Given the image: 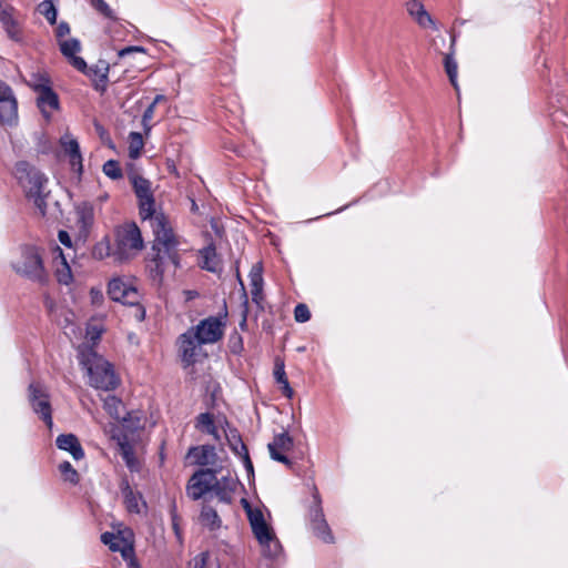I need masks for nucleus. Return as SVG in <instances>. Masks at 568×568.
I'll use <instances>...</instances> for the list:
<instances>
[{"instance_id":"864d4df0","label":"nucleus","mask_w":568,"mask_h":568,"mask_svg":"<svg viewBox=\"0 0 568 568\" xmlns=\"http://www.w3.org/2000/svg\"><path fill=\"white\" fill-rule=\"evenodd\" d=\"M69 60H70V63H71V65L73 68H75L78 71H80V72L85 74V72L88 71L89 67L87 65V62L84 61L83 58L74 55V57H72Z\"/></svg>"},{"instance_id":"f3484780","label":"nucleus","mask_w":568,"mask_h":568,"mask_svg":"<svg viewBox=\"0 0 568 568\" xmlns=\"http://www.w3.org/2000/svg\"><path fill=\"white\" fill-rule=\"evenodd\" d=\"M250 285H251V294H252V301L256 306L263 311L264 306L262 305V302L264 300L263 294V267L261 263H256L252 266L250 274Z\"/></svg>"},{"instance_id":"1a4fd4ad","label":"nucleus","mask_w":568,"mask_h":568,"mask_svg":"<svg viewBox=\"0 0 568 568\" xmlns=\"http://www.w3.org/2000/svg\"><path fill=\"white\" fill-rule=\"evenodd\" d=\"M216 474L217 470L213 468H202L195 471L186 486L187 496L193 500H199L206 493L212 491V484Z\"/></svg>"},{"instance_id":"9d476101","label":"nucleus","mask_w":568,"mask_h":568,"mask_svg":"<svg viewBox=\"0 0 568 568\" xmlns=\"http://www.w3.org/2000/svg\"><path fill=\"white\" fill-rule=\"evenodd\" d=\"M225 323L221 317L209 316L202 320L195 327L194 333L200 343L213 344L223 337Z\"/></svg>"},{"instance_id":"680f3d73","label":"nucleus","mask_w":568,"mask_h":568,"mask_svg":"<svg viewBox=\"0 0 568 568\" xmlns=\"http://www.w3.org/2000/svg\"><path fill=\"white\" fill-rule=\"evenodd\" d=\"M206 559H207V552L200 554V558L195 559L193 568H205Z\"/></svg>"},{"instance_id":"4468645a","label":"nucleus","mask_w":568,"mask_h":568,"mask_svg":"<svg viewBox=\"0 0 568 568\" xmlns=\"http://www.w3.org/2000/svg\"><path fill=\"white\" fill-rule=\"evenodd\" d=\"M60 145L64 154L69 158L71 170L75 172L80 179L83 173V159L78 140L70 134H64L60 139Z\"/></svg>"},{"instance_id":"49530a36","label":"nucleus","mask_w":568,"mask_h":568,"mask_svg":"<svg viewBox=\"0 0 568 568\" xmlns=\"http://www.w3.org/2000/svg\"><path fill=\"white\" fill-rule=\"evenodd\" d=\"M13 11L14 8L12 6L4 4L2 0H0V22L3 27L14 20Z\"/></svg>"},{"instance_id":"e433bc0d","label":"nucleus","mask_w":568,"mask_h":568,"mask_svg":"<svg viewBox=\"0 0 568 568\" xmlns=\"http://www.w3.org/2000/svg\"><path fill=\"white\" fill-rule=\"evenodd\" d=\"M59 44H60L61 53L68 59H71L72 57L75 55L77 52H79L81 50V43L75 38L64 40V41L60 42Z\"/></svg>"},{"instance_id":"a878e982","label":"nucleus","mask_w":568,"mask_h":568,"mask_svg":"<svg viewBox=\"0 0 568 568\" xmlns=\"http://www.w3.org/2000/svg\"><path fill=\"white\" fill-rule=\"evenodd\" d=\"M225 437L229 443L230 449L235 455L242 454V446H246L242 439V436L236 427L230 426L226 422Z\"/></svg>"},{"instance_id":"423d86ee","label":"nucleus","mask_w":568,"mask_h":568,"mask_svg":"<svg viewBox=\"0 0 568 568\" xmlns=\"http://www.w3.org/2000/svg\"><path fill=\"white\" fill-rule=\"evenodd\" d=\"M28 400L32 410L51 428L53 425L52 406L45 387L40 383H30L28 386Z\"/></svg>"},{"instance_id":"f03ea898","label":"nucleus","mask_w":568,"mask_h":568,"mask_svg":"<svg viewBox=\"0 0 568 568\" xmlns=\"http://www.w3.org/2000/svg\"><path fill=\"white\" fill-rule=\"evenodd\" d=\"M14 175L19 185L23 189L26 197L33 202L41 216H45V199L49 195V192L45 191L48 184L45 174L27 161H19L14 166Z\"/></svg>"},{"instance_id":"b1692460","label":"nucleus","mask_w":568,"mask_h":568,"mask_svg":"<svg viewBox=\"0 0 568 568\" xmlns=\"http://www.w3.org/2000/svg\"><path fill=\"white\" fill-rule=\"evenodd\" d=\"M143 415L140 410L128 412L124 417L121 418L123 432L121 434L133 435L139 429L143 428L142 424Z\"/></svg>"},{"instance_id":"3c124183","label":"nucleus","mask_w":568,"mask_h":568,"mask_svg":"<svg viewBox=\"0 0 568 568\" xmlns=\"http://www.w3.org/2000/svg\"><path fill=\"white\" fill-rule=\"evenodd\" d=\"M121 541L124 544L122 547L120 546V549L118 551L121 552L122 558L128 562L130 559L135 558V551L132 544L126 542L124 538L121 539Z\"/></svg>"},{"instance_id":"4be33fe9","label":"nucleus","mask_w":568,"mask_h":568,"mask_svg":"<svg viewBox=\"0 0 568 568\" xmlns=\"http://www.w3.org/2000/svg\"><path fill=\"white\" fill-rule=\"evenodd\" d=\"M108 72L109 65L103 62V65H92L85 72V75L92 81V87L95 91L103 93L106 90L108 84Z\"/></svg>"},{"instance_id":"393cba45","label":"nucleus","mask_w":568,"mask_h":568,"mask_svg":"<svg viewBox=\"0 0 568 568\" xmlns=\"http://www.w3.org/2000/svg\"><path fill=\"white\" fill-rule=\"evenodd\" d=\"M200 521L204 527H207L212 531L219 529L222 525V520L217 515V511L207 505L202 507Z\"/></svg>"},{"instance_id":"473e14b6","label":"nucleus","mask_w":568,"mask_h":568,"mask_svg":"<svg viewBox=\"0 0 568 568\" xmlns=\"http://www.w3.org/2000/svg\"><path fill=\"white\" fill-rule=\"evenodd\" d=\"M59 470L63 477L64 481H68L72 485H78L80 481V475L77 469L71 465L70 462L64 460L59 465Z\"/></svg>"},{"instance_id":"09e8293b","label":"nucleus","mask_w":568,"mask_h":568,"mask_svg":"<svg viewBox=\"0 0 568 568\" xmlns=\"http://www.w3.org/2000/svg\"><path fill=\"white\" fill-rule=\"evenodd\" d=\"M239 456L243 460L244 468L247 471L248 479L254 478V467H253V463H252V460L250 458L248 449H247L246 446H242V454L239 455Z\"/></svg>"},{"instance_id":"f257e3e1","label":"nucleus","mask_w":568,"mask_h":568,"mask_svg":"<svg viewBox=\"0 0 568 568\" xmlns=\"http://www.w3.org/2000/svg\"><path fill=\"white\" fill-rule=\"evenodd\" d=\"M130 181L138 199L139 215L142 221L150 222L154 235L146 267L150 277L161 283L168 262H171L175 268L181 266V256L178 250L179 241L168 216L155 210L151 182L138 174L130 175Z\"/></svg>"},{"instance_id":"8fccbe9b","label":"nucleus","mask_w":568,"mask_h":568,"mask_svg":"<svg viewBox=\"0 0 568 568\" xmlns=\"http://www.w3.org/2000/svg\"><path fill=\"white\" fill-rule=\"evenodd\" d=\"M116 536L113 532L105 531L101 535V541L109 546L110 550L115 552L120 549V544L115 541Z\"/></svg>"},{"instance_id":"a19ab883","label":"nucleus","mask_w":568,"mask_h":568,"mask_svg":"<svg viewBox=\"0 0 568 568\" xmlns=\"http://www.w3.org/2000/svg\"><path fill=\"white\" fill-rule=\"evenodd\" d=\"M91 7L101 13L103 17L110 20H116L114 11L104 0H90Z\"/></svg>"},{"instance_id":"a211bd4d","label":"nucleus","mask_w":568,"mask_h":568,"mask_svg":"<svg viewBox=\"0 0 568 568\" xmlns=\"http://www.w3.org/2000/svg\"><path fill=\"white\" fill-rule=\"evenodd\" d=\"M120 490L123 497V501L125 508L131 514H140V501L144 507H146V503L143 499V496L140 491H134L128 480V478H122L120 483Z\"/></svg>"},{"instance_id":"c85d7f7f","label":"nucleus","mask_w":568,"mask_h":568,"mask_svg":"<svg viewBox=\"0 0 568 568\" xmlns=\"http://www.w3.org/2000/svg\"><path fill=\"white\" fill-rule=\"evenodd\" d=\"M414 8H418V12H416V21L417 23L423 27V28H427V27H433L435 28V23L430 17V14L425 10L424 6L422 3H419L418 1H413L412 3H409V13L410 14H415V9Z\"/></svg>"},{"instance_id":"79ce46f5","label":"nucleus","mask_w":568,"mask_h":568,"mask_svg":"<svg viewBox=\"0 0 568 568\" xmlns=\"http://www.w3.org/2000/svg\"><path fill=\"white\" fill-rule=\"evenodd\" d=\"M236 280L239 281V284L241 286V293H242V298H243V302H242L243 320L240 324V326L243 328L244 326H246V317H247V312H248V297H247V293H246V290H245L244 283L242 281L239 268H236Z\"/></svg>"},{"instance_id":"0eeeda50","label":"nucleus","mask_w":568,"mask_h":568,"mask_svg":"<svg viewBox=\"0 0 568 568\" xmlns=\"http://www.w3.org/2000/svg\"><path fill=\"white\" fill-rule=\"evenodd\" d=\"M308 521L310 527L316 537L327 544L334 541V536L325 519L322 500L317 491L313 495V503L308 509Z\"/></svg>"},{"instance_id":"7c9ffc66","label":"nucleus","mask_w":568,"mask_h":568,"mask_svg":"<svg viewBox=\"0 0 568 568\" xmlns=\"http://www.w3.org/2000/svg\"><path fill=\"white\" fill-rule=\"evenodd\" d=\"M55 0H43L38 6V11L45 17L50 24L57 23L58 10L54 6Z\"/></svg>"},{"instance_id":"774afa93","label":"nucleus","mask_w":568,"mask_h":568,"mask_svg":"<svg viewBox=\"0 0 568 568\" xmlns=\"http://www.w3.org/2000/svg\"><path fill=\"white\" fill-rule=\"evenodd\" d=\"M206 434L212 435L216 440L220 439V434H219L216 425L214 426L213 432L211 429H207Z\"/></svg>"},{"instance_id":"2f4dec72","label":"nucleus","mask_w":568,"mask_h":568,"mask_svg":"<svg viewBox=\"0 0 568 568\" xmlns=\"http://www.w3.org/2000/svg\"><path fill=\"white\" fill-rule=\"evenodd\" d=\"M144 142L140 132H131L129 134V156L133 160L141 155Z\"/></svg>"},{"instance_id":"5fc2aeb1","label":"nucleus","mask_w":568,"mask_h":568,"mask_svg":"<svg viewBox=\"0 0 568 568\" xmlns=\"http://www.w3.org/2000/svg\"><path fill=\"white\" fill-rule=\"evenodd\" d=\"M145 53L146 50L143 48V47H139V45H130V47H126V48H123L119 51V57L120 58H124L131 53Z\"/></svg>"},{"instance_id":"e2e57ef3","label":"nucleus","mask_w":568,"mask_h":568,"mask_svg":"<svg viewBox=\"0 0 568 568\" xmlns=\"http://www.w3.org/2000/svg\"><path fill=\"white\" fill-rule=\"evenodd\" d=\"M281 388H282V393H283L284 396H286L287 398H292L293 397L294 390L291 387L288 382H285L284 384H282Z\"/></svg>"},{"instance_id":"69168bd1","label":"nucleus","mask_w":568,"mask_h":568,"mask_svg":"<svg viewBox=\"0 0 568 568\" xmlns=\"http://www.w3.org/2000/svg\"><path fill=\"white\" fill-rule=\"evenodd\" d=\"M165 100V95L163 94H156L154 100L150 103V105L156 106L158 103Z\"/></svg>"},{"instance_id":"ea45409f","label":"nucleus","mask_w":568,"mask_h":568,"mask_svg":"<svg viewBox=\"0 0 568 568\" xmlns=\"http://www.w3.org/2000/svg\"><path fill=\"white\" fill-rule=\"evenodd\" d=\"M102 171L108 178L112 180H119L123 176L122 169L116 160H108L103 164Z\"/></svg>"},{"instance_id":"c9c22d12","label":"nucleus","mask_w":568,"mask_h":568,"mask_svg":"<svg viewBox=\"0 0 568 568\" xmlns=\"http://www.w3.org/2000/svg\"><path fill=\"white\" fill-rule=\"evenodd\" d=\"M122 406V400L114 396L108 395L103 400V407L109 413V415L115 419H120L119 408Z\"/></svg>"},{"instance_id":"4c0bfd02","label":"nucleus","mask_w":568,"mask_h":568,"mask_svg":"<svg viewBox=\"0 0 568 568\" xmlns=\"http://www.w3.org/2000/svg\"><path fill=\"white\" fill-rule=\"evenodd\" d=\"M28 84L33 90V92L37 93L40 91L41 87H50L52 85V82L47 73L37 72L31 74Z\"/></svg>"},{"instance_id":"f704fd0d","label":"nucleus","mask_w":568,"mask_h":568,"mask_svg":"<svg viewBox=\"0 0 568 568\" xmlns=\"http://www.w3.org/2000/svg\"><path fill=\"white\" fill-rule=\"evenodd\" d=\"M444 65H445V71L448 75V79H449V82L452 83V85L458 90V83H457V62L456 60L453 58L452 54H446L445 58H444Z\"/></svg>"},{"instance_id":"cd10ccee","label":"nucleus","mask_w":568,"mask_h":568,"mask_svg":"<svg viewBox=\"0 0 568 568\" xmlns=\"http://www.w3.org/2000/svg\"><path fill=\"white\" fill-rule=\"evenodd\" d=\"M129 286L121 278H112L108 284V295L112 301L121 303Z\"/></svg>"},{"instance_id":"4d7b16f0","label":"nucleus","mask_w":568,"mask_h":568,"mask_svg":"<svg viewBox=\"0 0 568 568\" xmlns=\"http://www.w3.org/2000/svg\"><path fill=\"white\" fill-rule=\"evenodd\" d=\"M58 239H59V242L62 245H64L65 247H71L72 246L71 236H70V234L67 231L60 230L59 233H58Z\"/></svg>"},{"instance_id":"f8f14e48","label":"nucleus","mask_w":568,"mask_h":568,"mask_svg":"<svg viewBox=\"0 0 568 568\" xmlns=\"http://www.w3.org/2000/svg\"><path fill=\"white\" fill-rule=\"evenodd\" d=\"M18 119V103L12 89L0 80V123L12 125Z\"/></svg>"},{"instance_id":"7ed1b4c3","label":"nucleus","mask_w":568,"mask_h":568,"mask_svg":"<svg viewBox=\"0 0 568 568\" xmlns=\"http://www.w3.org/2000/svg\"><path fill=\"white\" fill-rule=\"evenodd\" d=\"M113 258L116 262L129 261L144 247L141 230L135 222H128L114 231Z\"/></svg>"},{"instance_id":"37998d69","label":"nucleus","mask_w":568,"mask_h":568,"mask_svg":"<svg viewBox=\"0 0 568 568\" xmlns=\"http://www.w3.org/2000/svg\"><path fill=\"white\" fill-rule=\"evenodd\" d=\"M121 303L123 305H129L132 307L140 305V294L138 290L134 286L130 285Z\"/></svg>"},{"instance_id":"6e6d98bb","label":"nucleus","mask_w":568,"mask_h":568,"mask_svg":"<svg viewBox=\"0 0 568 568\" xmlns=\"http://www.w3.org/2000/svg\"><path fill=\"white\" fill-rule=\"evenodd\" d=\"M70 33V26L65 21H61L55 29V37L61 39Z\"/></svg>"},{"instance_id":"c03bdc74","label":"nucleus","mask_w":568,"mask_h":568,"mask_svg":"<svg viewBox=\"0 0 568 568\" xmlns=\"http://www.w3.org/2000/svg\"><path fill=\"white\" fill-rule=\"evenodd\" d=\"M294 318L298 323H305L311 318V311L304 303H300L294 308Z\"/></svg>"},{"instance_id":"9b49d317","label":"nucleus","mask_w":568,"mask_h":568,"mask_svg":"<svg viewBox=\"0 0 568 568\" xmlns=\"http://www.w3.org/2000/svg\"><path fill=\"white\" fill-rule=\"evenodd\" d=\"M176 344L179 356L184 368L196 363V351L201 345H204V343H200L199 338L195 336L193 327L181 334Z\"/></svg>"},{"instance_id":"bb28decb","label":"nucleus","mask_w":568,"mask_h":568,"mask_svg":"<svg viewBox=\"0 0 568 568\" xmlns=\"http://www.w3.org/2000/svg\"><path fill=\"white\" fill-rule=\"evenodd\" d=\"M78 221L83 227L92 226L94 222V210L90 202L80 203L77 209Z\"/></svg>"},{"instance_id":"412c9836","label":"nucleus","mask_w":568,"mask_h":568,"mask_svg":"<svg viewBox=\"0 0 568 568\" xmlns=\"http://www.w3.org/2000/svg\"><path fill=\"white\" fill-rule=\"evenodd\" d=\"M201 257L200 267L207 272L215 273L219 266V257L216 254V246L211 239L210 243L199 251Z\"/></svg>"},{"instance_id":"0e129e2a","label":"nucleus","mask_w":568,"mask_h":568,"mask_svg":"<svg viewBox=\"0 0 568 568\" xmlns=\"http://www.w3.org/2000/svg\"><path fill=\"white\" fill-rule=\"evenodd\" d=\"M241 504H242V507L244 508L246 515L248 514V511H252L254 510L255 508H253L250 504V501L245 498H242L241 499Z\"/></svg>"},{"instance_id":"ddd939ff","label":"nucleus","mask_w":568,"mask_h":568,"mask_svg":"<svg viewBox=\"0 0 568 568\" xmlns=\"http://www.w3.org/2000/svg\"><path fill=\"white\" fill-rule=\"evenodd\" d=\"M294 447L293 437L284 430L283 433L275 434L273 442L268 443L267 448L270 456L273 460L284 464L292 468L293 462L282 452H290Z\"/></svg>"},{"instance_id":"39448f33","label":"nucleus","mask_w":568,"mask_h":568,"mask_svg":"<svg viewBox=\"0 0 568 568\" xmlns=\"http://www.w3.org/2000/svg\"><path fill=\"white\" fill-rule=\"evenodd\" d=\"M20 250V261L12 264L16 273L41 285L47 284L49 275L45 271L39 247L34 245H22Z\"/></svg>"},{"instance_id":"c756f323","label":"nucleus","mask_w":568,"mask_h":568,"mask_svg":"<svg viewBox=\"0 0 568 568\" xmlns=\"http://www.w3.org/2000/svg\"><path fill=\"white\" fill-rule=\"evenodd\" d=\"M92 255L97 260H103L109 256L113 257V246L108 236H104L93 246Z\"/></svg>"},{"instance_id":"aec40b11","label":"nucleus","mask_w":568,"mask_h":568,"mask_svg":"<svg viewBox=\"0 0 568 568\" xmlns=\"http://www.w3.org/2000/svg\"><path fill=\"white\" fill-rule=\"evenodd\" d=\"M116 439L120 447V454L126 467L131 471H136L139 469V462L135 457L133 446L130 443V437L126 434H120Z\"/></svg>"},{"instance_id":"052dcab7","label":"nucleus","mask_w":568,"mask_h":568,"mask_svg":"<svg viewBox=\"0 0 568 568\" xmlns=\"http://www.w3.org/2000/svg\"><path fill=\"white\" fill-rule=\"evenodd\" d=\"M134 317L139 322L144 321V318H145V308H144V306L142 304H140L138 306H134Z\"/></svg>"},{"instance_id":"20e7f679","label":"nucleus","mask_w":568,"mask_h":568,"mask_svg":"<svg viewBox=\"0 0 568 568\" xmlns=\"http://www.w3.org/2000/svg\"><path fill=\"white\" fill-rule=\"evenodd\" d=\"M88 371L89 384L102 390H113L119 384L120 379L114 372L113 365L103 359L97 353H90L81 361Z\"/></svg>"},{"instance_id":"72a5a7b5","label":"nucleus","mask_w":568,"mask_h":568,"mask_svg":"<svg viewBox=\"0 0 568 568\" xmlns=\"http://www.w3.org/2000/svg\"><path fill=\"white\" fill-rule=\"evenodd\" d=\"M57 251L59 252V255L61 256L62 258V264H63V268L62 270H58L57 271V281L60 283V284H63V285H69L72 280H73V276H72V272H71V268L63 255V252L62 250L57 246Z\"/></svg>"},{"instance_id":"6e6552de","label":"nucleus","mask_w":568,"mask_h":568,"mask_svg":"<svg viewBox=\"0 0 568 568\" xmlns=\"http://www.w3.org/2000/svg\"><path fill=\"white\" fill-rule=\"evenodd\" d=\"M251 528L253 535L262 547L264 557L271 559L277 558L282 552V545L275 536L273 528L266 521L254 525Z\"/></svg>"},{"instance_id":"58836bf2","label":"nucleus","mask_w":568,"mask_h":568,"mask_svg":"<svg viewBox=\"0 0 568 568\" xmlns=\"http://www.w3.org/2000/svg\"><path fill=\"white\" fill-rule=\"evenodd\" d=\"M214 426V416L209 412L202 413L195 418V428L203 433H207V429L213 432Z\"/></svg>"},{"instance_id":"a18cd8bd","label":"nucleus","mask_w":568,"mask_h":568,"mask_svg":"<svg viewBox=\"0 0 568 568\" xmlns=\"http://www.w3.org/2000/svg\"><path fill=\"white\" fill-rule=\"evenodd\" d=\"M273 375L276 383L280 385L284 384L285 382H288L285 373L284 362L280 358L275 359Z\"/></svg>"},{"instance_id":"bf43d9fd","label":"nucleus","mask_w":568,"mask_h":568,"mask_svg":"<svg viewBox=\"0 0 568 568\" xmlns=\"http://www.w3.org/2000/svg\"><path fill=\"white\" fill-rule=\"evenodd\" d=\"M155 108L153 105H150L144 110L142 115V122H151L154 115Z\"/></svg>"},{"instance_id":"de8ad7c7","label":"nucleus","mask_w":568,"mask_h":568,"mask_svg":"<svg viewBox=\"0 0 568 568\" xmlns=\"http://www.w3.org/2000/svg\"><path fill=\"white\" fill-rule=\"evenodd\" d=\"M3 29L6 30L8 37L13 40V41H21L22 37H21V30L19 28V24L17 22V20H12L11 22H9L8 24H6L3 27Z\"/></svg>"},{"instance_id":"5701e85b","label":"nucleus","mask_w":568,"mask_h":568,"mask_svg":"<svg viewBox=\"0 0 568 568\" xmlns=\"http://www.w3.org/2000/svg\"><path fill=\"white\" fill-rule=\"evenodd\" d=\"M187 455H195L194 463L199 466L213 464L217 458L215 447L213 445L193 446L189 449Z\"/></svg>"},{"instance_id":"dca6fc26","label":"nucleus","mask_w":568,"mask_h":568,"mask_svg":"<svg viewBox=\"0 0 568 568\" xmlns=\"http://www.w3.org/2000/svg\"><path fill=\"white\" fill-rule=\"evenodd\" d=\"M237 485H240L239 478L231 475L222 476L221 479L215 477L212 484V491L221 503L231 504Z\"/></svg>"},{"instance_id":"338daca9","label":"nucleus","mask_w":568,"mask_h":568,"mask_svg":"<svg viewBox=\"0 0 568 568\" xmlns=\"http://www.w3.org/2000/svg\"><path fill=\"white\" fill-rule=\"evenodd\" d=\"M126 564H128V568H142L141 565L139 564L136 557L134 559H130V561H128Z\"/></svg>"},{"instance_id":"603ef678","label":"nucleus","mask_w":568,"mask_h":568,"mask_svg":"<svg viewBox=\"0 0 568 568\" xmlns=\"http://www.w3.org/2000/svg\"><path fill=\"white\" fill-rule=\"evenodd\" d=\"M246 516L251 527L265 521L264 515L260 508H255L254 510L248 511Z\"/></svg>"},{"instance_id":"2eb2a0df","label":"nucleus","mask_w":568,"mask_h":568,"mask_svg":"<svg viewBox=\"0 0 568 568\" xmlns=\"http://www.w3.org/2000/svg\"><path fill=\"white\" fill-rule=\"evenodd\" d=\"M37 106L41 114L50 120L52 112L60 109V99L58 93L50 87H41L40 91L37 92Z\"/></svg>"},{"instance_id":"13d9d810","label":"nucleus","mask_w":568,"mask_h":568,"mask_svg":"<svg viewBox=\"0 0 568 568\" xmlns=\"http://www.w3.org/2000/svg\"><path fill=\"white\" fill-rule=\"evenodd\" d=\"M90 295L93 304H98L103 301V294L100 290L92 287L90 291Z\"/></svg>"},{"instance_id":"6ab92c4d","label":"nucleus","mask_w":568,"mask_h":568,"mask_svg":"<svg viewBox=\"0 0 568 568\" xmlns=\"http://www.w3.org/2000/svg\"><path fill=\"white\" fill-rule=\"evenodd\" d=\"M55 445L59 449L70 453L75 460L84 458V449L74 434H60Z\"/></svg>"}]
</instances>
